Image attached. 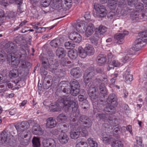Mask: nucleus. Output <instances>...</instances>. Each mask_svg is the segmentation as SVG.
Returning <instances> with one entry per match:
<instances>
[{"label": "nucleus", "mask_w": 147, "mask_h": 147, "mask_svg": "<svg viewBox=\"0 0 147 147\" xmlns=\"http://www.w3.org/2000/svg\"><path fill=\"white\" fill-rule=\"evenodd\" d=\"M80 88H71V90L68 88H65L64 87H62L61 89L59 88L57 89L56 91V94L58 96H62L63 98H68L69 99V102H74L75 103L74 106L76 107L77 110L74 111L75 112L74 113V117H78L80 111L78 109V106L76 105L75 102L71 101L70 100V97H69L68 94L70 93L73 96H76L79 92ZM69 104H70L69 103Z\"/></svg>", "instance_id": "nucleus-2"}, {"label": "nucleus", "mask_w": 147, "mask_h": 147, "mask_svg": "<svg viewBox=\"0 0 147 147\" xmlns=\"http://www.w3.org/2000/svg\"><path fill=\"white\" fill-rule=\"evenodd\" d=\"M19 140L20 142V144L24 146H26L28 145L30 142L29 138L24 139V138H19Z\"/></svg>", "instance_id": "nucleus-43"}, {"label": "nucleus", "mask_w": 147, "mask_h": 147, "mask_svg": "<svg viewBox=\"0 0 147 147\" xmlns=\"http://www.w3.org/2000/svg\"><path fill=\"white\" fill-rule=\"evenodd\" d=\"M139 12H132L130 15V18L132 20L138 21L139 19H141L140 17Z\"/></svg>", "instance_id": "nucleus-32"}, {"label": "nucleus", "mask_w": 147, "mask_h": 147, "mask_svg": "<svg viewBox=\"0 0 147 147\" xmlns=\"http://www.w3.org/2000/svg\"><path fill=\"white\" fill-rule=\"evenodd\" d=\"M138 35L141 38L147 37V30L144 31L139 32Z\"/></svg>", "instance_id": "nucleus-62"}, {"label": "nucleus", "mask_w": 147, "mask_h": 147, "mask_svg": "<svg viewBox=\"0 0 147 147\" xmlns=\"http://www.w3.org/2000/svg\"><path fill=\"white\" fill-rule=\"evenodd\" d=\"M104 102L106 104H109V105L112 104L113 105L116 106L117 104V96L113 93L110 94L107 98L106 101Z\"/></svg>", "instance_id": "nucleus-10"}, {"label": "nucleus", "mask_w": 147, "mask_h": 147, "mask_svg": "<svg viewBox=\"0 0 147 147\" xmlns=\"http://www.w3.org/2000/svg\"><path fill=\"white\" fill-rule=\"evenodd\" d=\"M69 38L70 39L78 43L80 42L82 40V37L80 35L76 32L71 33L69 35Z\"/></svg>", "instance_id": "nucleus-12"}, {"label": "nucleus", "mask_w": 147, "mask_h": 147, "mask_svg": "<svg viewBox=\"0 0 147 147\" xmlns=\"http://www.w3.org/2000/svg\"><path fill=\"white\" fill-rule=\"evenodd\" d=\"M11 61L9 62V65H11L13 67H16L20 63L19 61L16 59H15V57L11 56Z\"/></svg>", "instance_id": "nucleus-38"}, {"label": "nucleus", "mask_w": 147, "mask_h": 147, "mask_svg": "<svg viewBox=\"0 0 147 147\" xmlns=\"http://www.w3.org/2000/svg\"><path fill=\"white\" fill-rule=\"evenodd\" d=\"M89 105L87 101L82 102L81 105L82 108L84 109H86L89 107Z\"/></svg>", "instance_id": "nucleus-58"}, {"label": "nucleus", "mask_w": 147, "mask_h": 147, "mask_svg": "<svg viewBox=\"0 0 147 147\" xmlns=\"http://www.w3.org/2000/svg\"><path fill=\"white\" fill-rule=\"evenodd\" d=\"M32 143L33 147H39L40 146V139L38 138L34 137L32 140Z\"/></svg>", "instance_id": "nucleus-39"}, {"label": "nucleus", "mask_w": 147, "mask_h": 147, "mask_svg": "<svg viewBox=\"0 0 147 147\" xmlns=\"http://www.w3.org/2000/svg\"><path fill=\"white\" fill-rule=\"evenodd\" d=\"M88 94L89 96L91 99H95L97 98H100L99 96L98 95V92L96 91L95 88L94 87H90L89 88V92Z\"/></svg>", "instance_id": "nucleus-17"}, {"label": "nucleus", "mask_w": 147, "mask_h": 147, "mask_svg": "<svg viewBox=\"0 0 147 147\" xmlns=\"http://www.w3.org/2000/svg\"><path fill=\"white\" fill-rule=\"evenodd\" d=\"M42 144L44 147H56V146L55 141L52 138L44 139Z\"/></svg>", "instance_id": "nucleus-14"}, {"label": "nucleus", "mask_w": 147, "mask_h": 147, "mask_svg": "<svg viewBox=\"0 0 147 147\" xmlns=\"http://www.w3.org/2000/svg\"><path fill=\"white\" fill-rule=\"evenodd\" d=\"M133 76L129 73H128L125 76V80L127 82H130L132 80Z\"/></svg>", "instance_id": "nucleus-54"}, {"label": "nucleus", "mask_w": 147, "mask_h": 147, "mask_svg": "<svg viewBox=\"0 0 147 147\" xmlns=\"http://www.w3.org/2000/svg\"><path fill=\"white\" fill-rule=\"evenodd\" d=\"M30 126L29 123L26 121L18 123L15 125V127L18 131V134L24 130L29 128Z\"/></svg>", "instance_id": "nucleus-7"}, {"label": "nucleus", "mask_w": 147, "mask_h": 147, "mask_svg": "<svg viewBox=\"0 0 147 147\" xmlns=\"http://www.w3.org/2000/svg\"><path fill=\"white\" fill-rule=\"evenodd\" d=\"M9 135L5 131H3L0 134V143L3 144L5 143L8 138Z\"/></svg>", "instance_id": "nucleus-27"}, {"label": "nucleus", "mask_w": 147, "mask_h": 147, "mask_svg": "<svg viewBox=\"0 0 147 147\" xmlns=\"http://www.w3.org/2000/svg\"><path fill=\"white\" fill-rule=\"evenodd\" d=\"M70 123L72 126H74V127H78V128H81L82 125L80 122L75 118L72 119L70 122Z\"/></svg>", "instance_id": "nucleus-29"}, {"label": "nucleus", "mask_w": 147, "mask_h": 147, "mask_svg": "<svg viewBox=\"0 0 147 147\" xmlns=\"http://www.w3.org/2000/svg\"><path fill=\"white\" fill-rule=\"evenodd\" d=\"M96 116L97 117H98L100 119H103L104 120H107V118L109 116L107 114H105L103 113H97Z\"/></svg>", "instance_id": "nucleus-49"}, {"label": "nucleus", "mask_w": 147, "mask_h": 147, "mask_svg": "<svg viewBox=\"0 0 147 147\" xmlns=\"http://www.w3.org/2000/svg\"><path fill=\"white\" fill-rule=\"evenodd\" d=\"M88 145L86 142L81 141L77 144L76 147H88Z\"/></svg>", "instance_id": "nucleus-53"}, {"label": "nucleus", "mask_w": 147, "mask_h": 147, "mask_svg": "<svg viewBox=\"0 0 147 147\" xmlns=\"http://www.w3.org/2000/svg\"><path fill=\"white\" fill-rule=\"evenodd\" d=\"M18 71L16 69H13L10 71L9 73V75L11 78H16L19 75Z\"/></svg>", "instance_id": "nucleus-35"}, {"label": "nucleus", "mask_w": 147, "mask_h": 147, "mask_svg": "<svg viewBox=\"0 0 147 147\" xmlns=\"http://www.w3.org/2000/svg\"><path fill=\"white\" fill-rule=\"evenodd\" d=\"M50 44L52 47L56 48L60 45L61 42L60 39L57 38L51 41L50 42Z\"/></svg>", "instance_id": "nucleus-31"}, {"label": "nucleus", "mask_w": 147, "mask_h": 147, "mask_svg": "<svg viewBox=\"0 0 147 147\" xmlns=\"http://www.w3.org/2000/svg\"><path fill=\"white\" fill-rule=\"evenodd\" d=\"M123 145L122 142L119 140H115V142L112 145V147H122Z\"/></svg>", "instance_id": "nucleus-48"}, {"label": "nucleus", "mask_w": 147, "mask_h": 147, "mask_svg": "<svg viewBox=\"0 0 147 147\" xmlns=\"http://www.w3.org/2000/svg\"><path fill=\"white\" fill-rule=\"evenodd\" d=\"M135 8L136 11V12H139L141 11L144 8L143 4L141 3L137 2L133 6Z\"/></svg>", "instance_id": "nucleus-36"}, {"label": "nucleus", "mask_w": 147, "mask_h": 147, "mask_svg": "<svg viewBox=\"0 0 147 147\" xmlns=\"http://www.w3.org/2000/svg\"><path fill=\"white\" fill-rule=\"evenodd\" d=\"M55 97L57 100L53 107L51 109V111L53 112L60 111L62 108L66 107L68 111H71L74 116V113L75 112L74 111L77 110V108L74 106L75 103L74 102H69L70 104H69V99L68 98H63L62 96L59 97L56 94Z\"/></svg>", "instance_id": "nucleus-1"}, {"label": "nucleus", "mask_w": 147, "mask_h": 147, "mask_svg": "<svg viewBox=\"0 0 147 147\" xmlns=\"http://www.w3.org/2000/svg\"><path fill=\"white\" fill-rule=\"evenodd\" d=\"M77 127H73L71 130L70 136L72 139H77L80 136L81 128H78Z\"/></svg>", "instance_id": "nucleus-11"}, {"label": "nucleus", "mask_w": 147, "mask_h": 147, "mask_svg": "<svg viewBox=\"0 0 147 147\" xmlns=\"http://www.w3.org/2000/svg\"><path fill=\"white\" fill-rule=\"evenodd\" d=\"M52 82L49 80H44L43 83V87L44 89H48L52 85Z\"/></svg>", "instance_id": "nucleus-45"}, {"label": "nucleus", "mask_w": 147, "mask_h": 147, "mask_svg": "<svg viewBox=\"0 0 147 147\" xmlns=\"http://www.w3.org/2000/svg\"><path fill=\"white\" fill-rule=\"evenodd\" d=\"M94 71V68L92 67H88L86 70L84 76V81L86 84L91 81L92 78L95 74Z\"/></svg>", "instance_id": "nucleus-6"}, {"label": "nucleus", "mask_w": 147, "mask_h": 147, "mask_svg": "<svg viewBox=\"0 0 147 147\" xmlns=\"http://www.w3.org/2000/svg\"><path fill=\"white\" fill-rule=\"evenodd\" d=\"M96 73L100 74H104V69L102 68L97 67L95 69Z\"/></svg>", "instance_id": "nucleus-64"}, {"label": "nucleus", "mask_w": 147, "mask_h": 147, "mask_svg": "<svg viewBox=\"0 0 147 147\" xmlns=\"http://www.w3.org/2000/svg\"><path fill=\"white\" fill-rule=\"evenodd\" d=\"M117 2L115 0H109L108 5L110 9L113 10L116 8Z\"/></svg>", "instance_id": "nucleus-37"}, {"label": "nucleus", "mask_w": 147, "mask_h": 147, "mask_svg": "<svg viewBox=\"0 0 147 147\" xmlns=\"http://www.w3.org/2000/svg\"><path fill=\"white\" fill-rule=\"evenodd\" d=\"M82 126L81 127V130H80V134L83 137H85L87 135L88 132L85 129H82Z\"/></svg>", "instance_id": "nucleus-63"}, {"label": "nucleus", "mask_w": 147, "mask_h": 147, "mask_svg": "<svg viewBox=\"0 0 147 147\" xmlns=\"http://www.w3.org/2000/svg\"><path fill=\"white\" fill-rule=\"evenodd\" d=\"M96 59L98 64L100 66L102 65L106 62V55L103 54H99L97 57Z\"/></svg>", "instance_id": "nucleus-21"}, {"label": "nucleus", "mask_w": 147, "mask_h": 147, "mask_svg": "<svg viewBox=\"0 0 147 147\" xmlns=\"http://www.w3.org/2000/svg\"><path fill=\"white\" fill-rule=\"evenodd\" d=\"M67 119V117L63 113L60 114L56 118L57 121L59 122H63Z\"/></svg>", "instance_id": "nucleus-40"}, {"label": "nucleus", "mask_w": 147, "mask_h": 147, "mask_svg": "<svg viewBox=\"0 0 147 147\" xmlns=\"http://www.w3.org/2000/svg\"><path fill=\"white\" fill-rule=\"evenodd\" d=\"M88 118V117H86L85 115H82L80 117L78 120L80 122H81L83 123L85 121L87 120Z\"/></svg>", "instance_id": "nucleus-59"}, {"label": "nucleus", "mask_w": 147, "mask_h": 147, "mask_svg": "<svg viewBox=\"0 0 147 147\" xmlns=\"http://www.w3.org/2000/svg\"><path fill=\"white\" fill-rule=\"evenodd\" d=\"M62 59L60 61V64L63 66H65L68 63L67 59L65 58H61Z\"/></svg>", "instance_id": "nucleus-60"}, {"label": "nucleus", "mask_w": 147, "mask_h": 147, "mask_svg": "<svg viewBox=\"0 0 147 147\" xmlns=\"http://www.w3.org/2000/svg\"><path fill=\"white\" fill-rule=\"evenodd\" d=\"M69 57L72 59H76L78 56L77 51L76 50H71L68 53Z\"/></svg>", "instance_id": "nucleus-30"}, {"label": "nucleus", "mask_w": 147, "mask_h": 147, "mask_svg": "<svg viewBox=\"0 0 147 147\" xmlns=\"http://www.w3.org/2000/svg\"><path fill=\"white\" fill-rule=\"evenodd\" d=\"M81 72L79 67L73 68L70 71L71 74L76 78H78L80 76Z\"/></svg>", "instance_id": "nucleus-25"}, {"label": "nucleus", "mask_w": 147, "mask_h": 147, "mask_svg": "<svg viewBox=\"0 0 147 147\" xmlns=\"http://www.w3.org/2000/svg\"><path fill=\"white\" fill-rule=\"evenodd\" d=\"M99 89L100 90V93L99 96L100 98H102L105 97L107 95V91L106 90L105 86L104 83H101L99 85Z\"/></svg>", "instance_id": "nucleus-18"}, {"label": "nucleus", "mask_w": 147, "mask_h": 147, "mask_svg": "<svg viewBox=\"0 0 147 147\" xmlns=\"http://www.w3.org/2000/svg\"><path fill=\"white\" fill-rule=\"evenodd\" d=\"M40 60L42 61V64L43 67L45 69H49L50 64L49 65L47 63V62H48L47 58L46 57H42L41 58Z\"/></svg>", "instance_id": "nucleus-34"}, {"label": "nucleus", "mask_w": 147, "mask_h": 147, "mask_svg": "<svg viewBox=\"0 0 147 147\" xmlns=\"http://www.w3.org/2000/svg\"><path fill=\"white\" fill-rule=\"evenodd\" d=\"M108 121L110 124L112 126H115L118 124L117 121L115 118L109 116L108 117Z\"/></svg>", "instance_id": "nucleus-42"}, {"label": "nucleus", "mask_w": 147, "mask_h": 147, "mask_svg": "<svg viewBox=\"0 0 147 147\" xmlns=\"http://www.w3.org/2000/svg\"><path fill=\"white\" fill-rule=\"evenodd\" d=\"M107 58L108 59V62L111 63V62L114 59V57L111 53H109L108 54Z\"/></svg>", "instance_id": "nucleus-57"}, {"label": "nucleus", "mask_w": 147, "mask_h": 147, "mask_svg": "<svg viewBox=\"0 0 147 147\" xmlns=\"http://www.w3.org/2000/svg\"><path fill=\"white\" fill-rule=\"evenodd\" d=\"M94 6V9L96 11V15L98 17L102 18L106 16L107 12L104 6L95 3Z\"/></svg>", "instance_id": "nucleus-4"}, {"label": "nucleus", "mask_w": 147, "mask_h": 147, "mask_svg": "<svg viewBox=\"0 0 147 147\" xmlns=\"http://www.w3.org/2000/svg\"><path fill=\"white\" fill-rule=\"evenodd\" d=\"M70 86L71 88H80V86L79 82L74 79L71 80Z\"/></svg>", "instance_id": "nucleus-28"}, {"label": "nucleus", "mask_w": 147, "mask_h": 147, "mask_svg": "<svg viewBox=\"0 0 147 147\" xmlns=\"http://www.w3.org/2000/svg\"><path fill=\"white\" fill-rule=\"evenodd\" d=\"M50 65L49 66V70L51 71H55L56 70V72H61V69H57L59 66L58 62L55 59L51 60L49 62Z\"/></svg>", "instance_id": "nucleus-9"}, {"label": "nucleus", "mask_w": 147, "mask_h": 147, "mask_svg": "<svg viewBox=\"0 0 147 147\" xmlns=\"http://www.w3.org/2000/svg\"><path fill=\"white\" fill-rule=\"evenodd\" d=\"M83 124L85 127L88 128L91 126L92 122L91 120L88 118L87 120L85 121Z\"/></svg>", "instance_id": "nucleus-50"}, {"label": "nucleus", "mask_w": 147, "mask_h": 147, "mask_svg": "<svg viewBox=\"0 0 147 147\" xmlns=\"http://www.w3.org/2000/svg\"><path fill=\"white\" fill-rule=\"evenodd\" d=\"M143 40L140 38L136 39L134 44V46L132 47L131 50L137 51L141 49L143 45Z\"/></svg>", "instance_id": "nucleus-13"}, {"label": "nucleus", "mask_w": 147, "mask_h": 147, "mask_svg": "<svg viewBox=\"0 0 147 147\" xmlns=\"http://www.w3.org/2000/svg\"><path fill=\"white\" fill-rule=\"evenodd\" d=\"M65 46L66 49H68L71 47H75V44L70 42V41L66 42L65 43Z\"/></svg>", "instance_id": "nucleus-52"}, {"label": "nucleus", "mask_w": 147, "mask_h": 147, "mask_svg": "<svg viewBox=\"0 0 147 147\" xmlns=\"http://www.w3.org/2000/svg\"><path fill=\"white\" fill-rule=\"evenodd\" d=\"M132 59L131 57L130 56V54L129 55H127L125 56L123 58L122 61L123 63H125L126 62L130 61Z\"/></svg>", "instance_id": "nucleus-55"}, {"label": "nucleus", "mask_w": 147, "mask_h": 147, "mask_svg": "<svg viewBox=\"0 0 147 147\" xmlns=\"http://www.w3.org/2000/svg\"><path fill=\"white\" fill-rule=\"evenodd\" d=\"M56 55L59 58H63L67 54V52L64 48L62 47L58 48L56 51Z\"/></svg>", "instance_id": "nucleus-23"}, {"label": "nucleus", "mask_w": 147, "mask_h": 147, "mask_svg": "<svg viewBox=\"0 0 147 147\" xmlns=\"http://www.w3.org/2000/svg\"><path fill=\"white\" fill-rule=\"evenodd\" d=\"M30 132L26 130H24L22 131V132L19 133L18 134L19 138L20 137L21 138H26L28 136V134H29Z\"/></svg>", "instance_id": "nucleus-41"}, {"label": "nucleus", "mask_w": 147, "mask_h": 147, "mask_svg": "<svg viewBox=\"0 0 147 147\" xmlns=\"http://www.w3.org/2000/svg\"><path fill=\"white\" fill-rule=\"evenodd\" d=\"M59 140L60 142L62 144L66 143L68 140V137L66 134L62 131L59 136Z\"/></svg>", "instance_id": "nucleus-19"}, {"label": "nucleus", "mask_w": 147, "mask_h": 147, "mask_svg": "<svg viewBox=\"0 0 147 147\" xmlns=\"http://www.w3.org/2000/svg\"><path fill=\"white\" fill-rule=\"evenodd\" d=\"M139 0H128V4L131 7H133L134 5Z\"/></svg>", "instance_id": "nucleus-56"}, {"label": "nucleus", "mask_w": 147, "mask_h": 147, "mask_svg": "<svg viewBox=\"0 0 147 147\" xmlns=\"http://www.w3.org/2000/svg\"><path fill=\"white\" fill-rule=\"evenodd\" d=\"M100 37L101 36L95 32L92 36L89 38L90 42L92 45L94 46L95 48L98 47L99 45L98 44V41Z\"/></svg>", "instance_id": "nucleus-15"}, {"label": "nucleus", "mask_w": 147, "mask_h": 147, "mask_svg": "<svg viewBox=\"0 0 147 147\" xmlns=\"http://www.w3.org/2000/svg\"><path fill=\"white\" fill-rule=\"evenodd\" d=\"M107 31V28L104 26H100L98 28H96L95 33L102 37V35H103Z\"/></svg>", "instance_id": "nucleus-26"}, {"label": "nucleus", "mask_w": 147, "mask_h": 147, "mask_svg": "<svg viewBox=\"0 0 147 147\" xmlns=\"http://www.w3.org/2000/svg\"><path fill=\"white\" fill-rule=\"evenodd\" d=\"M26 68L25 66L24 65V63H21L20 64L19 67L18 69V70L20 72V73H21L22 71H24V69Z\"/></svg>", "instance_id": "nucleus-61"}, {"label": "nucleus", "mask_w": 147, "mask_h": 147, "mask_svg": "<svg viewBox=\"0 0 147 147\" xmlns=\"http://www.w3.org/2000/svg\"><path fill=\"white\" fill-rule=\"evenodd\" d=\"M107 81V79L106 78H103V79H100L98 78H96L94 80V83L95 85L98 86L101 83L104 82H106Z\"/></svg>", "instance_id": "nucleus-44"}, {"label": "nucleus", "mask_w": 147, "mask_h": 147, "mask_svg": "<svg viewBox=\"0 0 147 147\" xmlns=\"http://www.w3.org/2000/svg\"><path fill=\"white\" fill-rule=\"evenodd\" d=\"M128 32L127 31H124L123 32L117 33L114 36V38L117 40V42L119 44H122L124 42V38L126 35H127Z\"/></svg>", "instance_id": "nucleus-8"}, {"label": "nucleus", "mask_w": 147, "mask_h": 147, "mask_svg": "<svg viewBox=\"0 0 147 147\" xmlns=\"http://www.w3.org/2000/svg\"><path fill=\"white\" fill-rule=\"evenodd\" d=\"M88 143L91 147H97L98 144L97 142L93 140L92 139L90 138H88Z\"/></svg>", "instance_id": "nucleus-47"}, {"label": "nucleus", "mask_w": 147, "mask_h": 147, "mask_svg": "<svg viewBox=\"0 0 147 147\" xmlns=\"http://www.w3.org/2000/svg\"><path fill=\"white\" fill-rule=\"evenodd\" d=\"M47 127L48 128H52L55 127L56 125V121L52 117H50L47 119Z\"/></svg>", "instance_id": "nucleus-24"}, {"label": "nucleus", "mask_w": 147, "mask_h": 147, "mask_svg": "<svg viewBox=\"0 0 147 147\" xmlns=\"http://www.w3.org/2000/svg\"><path fill=\"white\" fill-rule=\"evenodd\" d=\"M86 23L84 21H81L78 22L76 25V29L79 32L84 33L85 32L86 35L87 37L90 36L93 33L94 26L91 23H89L86 29Z\"/></svg>", "instance_id": "nucleus-3"}, {"label": "nucleus", "mask_w": 147, "mask_h": 147, "mask_svg": "<svg viewBox=\"0 0 147 147\" xmlns=\"http://www.w3.org/2000/svg\"><path fill=\"white\" fill-rule=\"evenodd\" d=\"M32 133L34 135H41L43 134V131L40 125H37L34 126L32 128Z\"/></svg>", "instance_id": "nucleus-20"}, {"label": "nucleus", "mask_w": 147, "mask_h": 147, "mask_svg": "<svg viewBox=\"0 0 147 147\" xmlns=\"http://www.w3.org/2000/svg\"><path fill=\"white\" fill-rule=\"evenodd\" d=\"M50 1L48 0H41L40 2L41 5L43 7H47L50 4Z\"/></svg>", "instance_id": "nucleus-51"}, {"label": "nucleus", "mask_w": 147, "mask_h": 147, "mask_svg": "<svg viewBox=\"0 0 147 147\" xmlns=\"http://www.w3.org/2000/svg\"><path fill=\"white\" fill-rule=\"evenodd\" d=\"M73 0H62L61 3L55 6V9L58 11L68 9L71 7Z\"/></svg>", "instance_id": "nucleus-5"}, {"label": "nucleus", "mask_w": 147, "mask_h": 147, "mask_svg": "<svg viewBox=\"0 0 147 147\" xmlns=\"http://www.w3.org/2000/svg\"><path fill=\"white\" fill-rule=\"evenodd\" d=\"M78 52L79 56L82 58H84L87 55L85 49H84L81 47H79Z\"/></svg>", "instance_id": "nucleus-33"}, {"label": "nucleus", "mask_w": 147, "mask_h": 147, "mask_svg": "<svg viewBox=\"0 0 147 147\" xmlns=\"http://www.w3.org/2000/svg\"><path fill=\"white\" fill-rule=\"evenodd\" d=\"M103 106L104 107V111L106 113H109L110 114H112L114 113L115 111V108L113 106L111 105V104H105L104 102Z\"/></svg>", "instance_id": "nucleus-16"}, {"label": "nucleus", "mask_w": 147, "mask_h": 147, "mask_svg": "<svg viewBox=\"0 0 147 147\" xmlns=\"http://www.w3.org/2000/svg\"><path fill=\"white\" fill-rule=\"evenodd\" d=\"M140 17L141 19H147V8L144 9L141 12H140Z\"/></svg>", "instance_id": "nucleus-46"}, {"label": "nucleus", "mask_w": 147, "mask_h": 147, "mask_svg": "<svg viewBox=\"0 0 147 147\" xmlns=\"http://www.w3.org/2000/svg\"><path fill=\"white\" fill-rule=\"evenodd\" d=\"M84 49L87 55L89 56L92 55L94 53V49L91 45L88 44H86Z\"/></svg>", "instance_id": "nucleus-22"}]
</instances>
